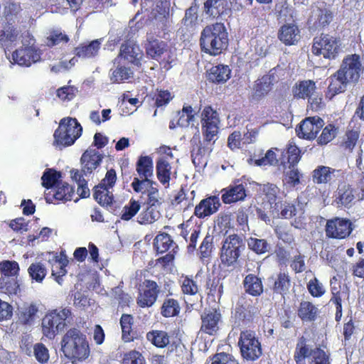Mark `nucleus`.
<instances>
[{
  "label": "nucleus",
  "instance_id": "obj_51",
  "mask_svg": "<svg viewBox=\"0 0 364 364\" xmlns=\"http://www.w3.org/2000/svg\"><path fill=\"white\" fill-rule=\"evenodd\" d=\"M28 272L33 280L36 282L41 283L47 275V268L41 262L32 263L28 269Z\"/></svg>",
  "mask_w": 364,
  "mask_h": 364
},
{
  "label": "nucleus",
  "instance_id": "obj_34",
  "mask_svg": "<svg viewBox=\"0 0 364 364\" xmlns=\"http://www.w3.org/2000/svg\"><path fill=\"white\" fill-rule=\"evenodd\" d=\"M246 293L253 296H260L264 291L261 278L254 274H247L243 280Z\"/></svg>",
  "mask_w": 364,
  "mask_h": 364
},
{
  "label": "nucleus",
  "instance_id": "obj_56",
  "mask_svg": "<svg viewBox=\"0 0 364 364\" xmlns=\"http://www.w3.org/2000/svg\"><path fill=\"white\" fill-rule=\"evenodd\" d=\"M141 208V203L139 201L132 198L128 204L126 205L122 211L121 219L122 220L128 221L134 217Z\"/></svg>",
  "mask_w": 364,
  "mask_h": 364
},
{
  "label": "nucleus",
  "instance_id": "obj_14",
  "mask_svg": "<svg viewBox=\"0 0 364 364\" xmlns=\"http://www.w3.org/2000/svg\"><path fill=\"white\" fill-rule=\"evenodd\" d=\"M160 293L161 287L156 282L144 279L138 288L137 306L142 309L151 307L156 302Z\"/></svg>",
  "mask_w": 364,
  "mask_h": 364
},
{
  "label": "nucleus",
  "instance_id": "obj_1",
  "mask_svg": "<svg viewBox=\"0 0 364 364\" xmlns=\"http://www.w3.org/2000/svg\"><path fill=\"white\" fill-rule=\"evenodd\" d=\"M360 72V56L353 54L346 57L340 69L331 75L326 97L331 100L336 95L343 92L348 82H355L359 80Z\"/></svg>",
  "mask_w": 364,
  "mask_h": 364
},
{
  "label": "nucleus",
  "instance_id": "obj_32",
  "mask_svg": "<svg viewBox=\"0 0 364 364\" xmlns=\"http://www.w3.org/2000/svg\"><path fill=\"white\" fill-rule=\"evenodd\" d=\"M110 188L101 185H96L93 188L94 199L103 208H111L114 202V195Z\"/></svg>",
  "mask_w": 364,
  "mask_h": 364
},
{
  "label": "nucleus",
  "instance_id": "obj_3",
  "mask_svg": "<svg viewBox=\"0 0 364 364\" xmlns=\"http://www.w3.org/2000/svg\"><path fill=\"white\" fill-rule=\"evenodd\" d=\"M61 351L69 359L85 360L90 353V349L86 335L77 328L67 331L62 338Z\"/></svg>",
  "mask_w": 364,
  "mask_h": 364
},
{
  "label": "nucleus",
  "instance_id": "obj_16",
  "mask_svg": "<svg viewBox=\"0 0 364 364\" xmlns=\"http://www.w3.org/2000/svg\"><path fill=\"white\" fill-rule=\"evenodd\" d=\"M219 114L211 106H205L201 112V129L204 139L211 141L217 136L220 124Z\"/></svg>",
  "mask_w": 364,
  "mask_h": 364
},
{
  "label": "nucleus",
  "instance_id": "obj_47",
  "mask_svg": "<svg viewBox=\"0 0 364 364\" xmlns=\"http://www.w3.org/2000/svg\"><path fill=\"white\" fill-rule=\"evenodd\" d=\"M160 217L158 207L146 205V208L140 213L138 222L141 225L151 224Z\"/></svg>",
  "mask_w": 364,
  "mask_h": 364
},
{
  "label": "nucleus",
  "instance_id": "obj_45",
  "mask_svg": "<svg viewBox=\"0 0 364 364\" xmlns=\"http://www.w3.org/2000/svg\"><path fill=\"white\" fill-rule=\"evenodd\" d=\"M62 177L61 173L53 168H47L41 177L42 186L47 191L55 187L60 183L59 180Z\"/></svg>",
  "mask_w": 364,
  "mask_h": 364
},
{
  "label": "nucleus",
  "instance_id": "obj_29",
  "mask_svg": "<svg viewBox=\"0 0 364 364\" xmlns=\"http://www.w3.org/2000/svg\"><path fill=\"white\" fill-rule=\"evenodd\" d=\"M19 31L10 23H6L0 29V46L6 50L18 38ZM6 53V51H5Z\"/></svg>",
  "mask_w": 364,
  "mask_h": 364
},
{
  "label": "nucleus",
  "instance_id": "obj_50",
  "mask_svg": "<svg viewBox=\"0 0 364 364\" xmlns=\"http://www.w3.org/2000/svg\"><path fill=\"white\" fill-rule=\"evenodd\" d=\"M272 89V83L269 81V78L267 77H263L261 79H258L254 85L253 88V97L255 100H260Z\"/></svg>",
  "mask_w": 364,
  "mask_h": 364
},
{
  "label": "nucleus",
  "instance_id": "obj_49",
  "mask_svg": "<svg viewBox=\"0 0 364 364\" xmlns=\"http://www.w3.org/2000/svg\"><path fill=\"white\" fill-rule=\"evenodd\" d=\"M191 197L187 196L186 189L183 187H181L180 190L177 191V193L173 196V198L171 200V203L172 205L176 206L183 202L184 210L188 209V208L193 206L195 191H192L191 192Z\"/></svg>",
  "mask_w": 364,
  "mask_h": 364
},
{
  "label": "nucleus",
  "instance_id": "obj_54",
  "mask_svg": "<svg viewBox=\"0 0 364 364\" xmlns=\"http://www.w3.org/2000/svg\"><path fill=\"white\" fill-rule=\"evenodd\" d=\"M1 291L8 295H16L19 291V284L16 278L2 277L0 279Z\"/></svg>",
  "mask_w": 364,
  "mask_h": 364
},
{
  "label": "nucleus",
  "instance_id": "obj_25",
  "mask_svg": "<svg viewBox=\"0 0 364 364\" xmlns=\"http://www.w3.org/2000/svg\"><path fill=\"white\" fill-rule=\"evenodd\" d=\"M339 170L329 166H318L312 172V180L317 184H328L331 186L337 181V174Z\"/></svg>",
  "mask_w": 364,
  "mask_h": 364
},
{
  "label": "nucleus",
  "instance_id": "obj_22",
  "mask_svg": "<svg viewBox=\"0 0 364 364\" xmlns=\"http://www.w3.org/2000/svg\"><path fill=\"white\" fill-rule=\"evenodd\" d=\"M277 38L286 46H295L301 39V30L294 21L286 23L279 28Z\"/></svg>",
  "mask_w": 364,
  "mask_h": 364
},
{
  "label": "nucleus",
  "instance_id": "obj_63",
  "mask_svg": "<svg viewBox=\"0 0 364 364\" xmlns=\"http://www.w3.org/2000/svg\"><path fill=\"white\" fill-rule=\"evenodd\" d=\"M330 354L320 347H316L309 358V364H330Z\"/></svg>",
  "mask_w": 364,
  "mask_h": 364
},
{
  "label": "nucleus",
  "instance_id": "obj_38",
  "mask_svg": "<svg viewBox=\"0 0 364 364\" xmlns=\"http://www.w3.org/2000/svg\"><path fill=\"white\" fill-rule=\"evenodd\" d=\"M100 48V42L94 40L89 44H81L75 49V55L78 58H87L97 55Z\"/></svg>",
  "mask_w": 364,
  "mask_h": 364
},
{
  "label": "nucleus",
  "instance_id": "obj_7",
  "mask_svg": "<svg viewBox=\"0 0 364 364\" xmlns=\"http://www.w3.org/2000/svg\"><path fill=\"white\" fill-rule=\"evenodd\" d=\"M146 339L158 348H167L166 355H180L183 345L181 338L173 332L163 330H151L146 333Z\"/></svg>",
  "mask_w": 364,
  "mask_h": 364
},
{
  "label": "nucleus",
  "instance_id": "obj_40",
  "mask_svg": "<svg viewBox=\"0 0 364 364\" xmlns=\"http://www.w3.org/2000/svg\"><path fill=\"white\" fill-rule=\"evenodd\" d=\"M156 176L159 182L163 185H169L171 180V166L165 159H159L156 161Z\"/></svg>",
  "mask_w": 364,
  "mask_h": 364
},
{
  "label": "nucleus",
  "instance_id": "obj_57",
  "mask_svg": "<svg viewBox=\"0 0 364 364\" xmlns=\"http://www.w3.org/2000/svg\"><path fill=\"white\" fill-rule=\"evenodd\" d=\"M316 27L324 28L330 24L333 20V13L326 8H318L316 11Z\"/></svg>",
  "mask_w": 364,
  "mask_h": 364
},
{
  "label": "nucleus",
  "instance_id": "obj_9",
  "mask_svg": "<svg viewBox=\"0 0 364 364\" xmlns=\"http://www.w3.org/2000/svg\"><path fill=\"white\" fill-rule=\"evenodd\" d=\"M311 51L314 55H322L325 59L335 60L343 52L341 38L322 33L314 38Z\"/></svg>",
  "mask_w": 364,
  "mask_h": 364
},
{
  "label": "nucleus",
  "instance_id": "obj_6",
  "mask_svg": "<svg viewBox=\"0 0 364 364\" xmlns=\"http://www.w3.org/2000/svg\"><path fill=\"white\" fill-rule=\"evenodd\" d=\"M70 308L53 309L46 313L41 321V331L43 336L53 340L58 333L67 326V321L71 318Z\"/></svg>",
  "mask_w": 364,
  "mask_h": 364
},
{
  "label": "nucleus",
  "instance_id": "obj_8",
  "mask_svg": "<svg viewBox=\"0 0 364 364\" xmlns=\"http://www.w3.org/2000/svg\"><path fill=\"white\" fill-rule=\"evenodd\" d=\"M245 249L243 240L237 234H232L225 238L220 250V265L225 268L235 267Z\"/></svg>",
  "mask_w": 364,
  "mask_h": 364
},
{
  "label": "nucleus",
  "instance_id": "obj_41",
  "mask_svg": "<svg viewBox=\"0 0 364 364\" xmlns=\"http://www.w3.org/2000/svg\"><path fill=\"white\" fill-rule=\"evenodd\" d=\"M225 10V0H206L204 2V12L213 18L221 16Z\"/></svg>",
  "mask_w": 364,
  "mask_h": 364
},
{
  "label": "nucleus",
  "instance_id": "obj_35",
  "mask_svg": "<svg viewBox=\"0 0 364 364\" xmlns=\"http://www.w3.org/2000/svg\"><path fill=\"white\" fill-rule=\"evenodd\" d=\"M318 309L311 302L301 301L297 309V315L303 322H311L316 319Z\"/></svg>",
  "mask_w": 364,
  "mask_h": 364
},
{
  "label": "nucleus",
  "instance_id": "obj_36",
  "mask_svg": "<svg viewBox=\"0 0 364 364\" xmlns=\"http://www.w3.org/2000/svg\"><path fill=\"white\" fill-rule=\"evenodd\" d=\"M308 340L304 336L299 338L294 352V361L305 362L306 358H310L314 348L307 343Z\"/></svg>",
  "mask_w": 364,
  "mask_h": 364
},
{
  "label": "nucleus",
  "instance_id": "obj_33",
  "mask_svg": "<svg viewBox=\"0 0 364 364\" xmlns=\"http://www.w3.org/2000/svg\"><path fill=\"white\" fill-rule=\"evenodd\" d=\"M272 208L273 214L278 218L291 219L296 215V205L287 201L279 200Z\"/></svg>",
  "mask_w": 364,
  "mask_h": 364
},
{
  "label": "nucleus",
  "instance_id": "obj_4",
  "mask_svg": "<svg viewBox=\"0 0 364 364\" xmlns=\"http://www.w3.org/2000/svg\"><path fill=\"white\" fill-rule=\"evenodd\" d=\"M82 127L76 118L66 117L59 122L53 134V145L60 149L70 146L80 137Z\"/></svg>",
  "mask_w": 364,
  "mask_h": 364
},
{
  "label": "nucleus",
  "instance_id": "obj_44",
  "mask_svg": "<svg viewBox=\"0 0 364 364\" xmlns=\"http://www.w3.org/2000/svg\"><path fill=\"white\" fill-rule=\"evenodd\" d=\"M119 55L134 64H138L140 59L139 47L130 43L122 44Z\"/></svg>",
  "mask_w": 364,
  "mask_h": 364
},
{
  "label": "nucleus",
  "instance_id": "obj_30",
  "mask_svg": "<svg viewBox=\"0 0 364 364\" xmlns=\"http://www.w3.org/2000/svg\"><path fill=\"white\" fill-rule=\"evenodd\" d=\"M316 89V86L314 80H301L294 85L292 93L296 99L310 100Z\"/></svg>",
  "mask_w": 364,
  "mask_h": 364
},
{
  "label": "nucleus",
  "instance_id": "obj_15",
  "mask_svg": "<svg viewBox=\"0 0 364 364\" xmlns=\"http://www.w3.org/2000/svg\"><path fill=\"white\" fill-rule=\"evenodd\" d=\"M358 202L354 186L346 181L339 183L333 193V204L340 209H350Z\"/></svg>",
  "mask_w": 364,
  "mask_h": 364
},
{
  "label": "nucleus",
  "instance_id": "obj_48",
  "mask_svg": "<svg viewBox=\"0 0 364 364\" xmlns=\"http://www.w3.org/2000/svg\"><path fill=\"white\" fill-rule=\"evenodd\" d=\"M286 156L287 163L289 164V168L294 167L301 158V151L296 144L289 143L287 149L282 152V157Z\"/></svg>",
  "mask_w": 364,
  "mask_h": 364
},
{
  "label": "nucleus",
  "instance_id": "obj_23",
  "mask_svg": "<svg viewBox=\"0 0 364 364\" xmlns=\"http://www.w3.org/2000/svg\"><path fill=\"white\" fill-rule=\"evenodd\" d=\"M221 203L218 196H208L200 201L195 207L194 215L200 219H203L215 213Z\"/></svg>",
  "mask_w": 364,
  "mask_h": 364
},
{
  "label": "nucleus",
  "instance_id": "obj_60",
  "mask_svg": "<svg viewBox=\"0 0 364 364\" xmlns=\"http://www.w3.org/2000/svg\"><path fill=\"white\" fill-rule=\"evenodd\" d=\"M213 239V236L208 233L203 238L198 248L199 257L201 259L209 258L211 256L214 247Z\"/></svg>",
  "mask_w": 364,
  "mask_h": 364
},
{
  "label": "nucleus",
  "instance_id": "obj_17",
  "mask_svg": "<svg viewBox=\"0 0 364 364\" xmlns=\"http://www.w3.org/2000/svg\"><path fill=\"white\" fill-rule=\"evenodd\" d=\"M324 122L318 116L308 117L304 119L295 129L299 138L306 140L316 139L318 133L323 128Z\"/></svg>",
  "mask_w": 364,
  "mask_h": 364
},
{
  "label": "nucleus",
  "instance_id": "obj_55",
  "mask_svg": "<svg viewBox=\"0 0 364 364\" xmlns=\"http://www.w3.org/2000/svg\"><path fill=\"white\" fill-rule=\"evenodd\" d=\"M177 124L182 127H188L190 122L194 120L195 112L191 105L183 106L182 110L177 113Z\"/></svg>",
  "mask_w": 364,
  "mask_h": 364
},
{
  "label": "nucleus",
  "instance_id": "obj_27",
  "mask_svg": "<svg viewBox=\"0 0 364 364\" xmlns=\"http://www.w3.org/2000/svg\"><path fill=\"white\" fill-rule=\"evenodd\" d=\"M231 77V70L228 65H218L213 66L207 72V79L215 84H224Z\"/></svg>",
  "mask_w": 364,
  "mask_h": 364
},
{
  "label": "nucleus",
  "instance_id": "obj_62",
  "mask_svg": "<svg viewBox=\"0 0 364 364\" xmlns=\"http://www.w3.org/2000/svg\"><path fill=\"white\" fill-rule=\"evenodd\" d=\"M132 74L130 68L125 66H119L112 71L110 80L112 83H120L130 78Z\"/></svg>",
  "mask_w": 364,
  "mask_h": 364
},
{
  "label": "nucleus",
  "instance_id": "obj_20",
  "mask_svg": "<svg viewBox=\"0 0 364 364\" xmlns=\"http://www.w3.org/2000/svg\"><path fill=\"white\" fill-rule=\"evenodd\" d=\"M103 155L96 149H87L81 156V169L82 176H89L100 166Z\"/></svg>",
  "mask_w": 364,
  "mask_h": 364
},
{
  "label": "nucleus",
  "instance_id": "obj_2",
  "mask_svg": "<svg viewBox=\"0 0 364 364\" xmlns=\"http://www.w3.org/2000/svg\"><path fill=\"white\" fill-rule=\"evenodd\" d=\"M202 53L210 56H218L229 46V34L223 23L216 22L203 28L199 38Z\"/></svg>",
  "mask_w": 364,
  "mask_h": 364
},
{
  "label": "nucleus",
  "instance_id": "obj_37",
  "mask_svg": "<svg viewBox=\"0 0 364 364\" xmlns=\"http://www.w3.org/2000/svg\"><path fill=\"white\" fill-rule=\"evenodd\" d=\"M180 311L181 306L178 300L166 296L160 307L161 315L164 318L175 317L178 316Z\"/></svg>",
  "mask_w": 364,
  "mask_h": 364
},
{
  "label": "nucleus",
  "instance_id": "obj_11",
  "mask_svg": "<svg viewBox=\"0 0 364 364\" xmlns=\"http://www.w3.org/2000/svg\"><path fill=\"white\" fill-rule=\"evenodd\" d=\"M242 357L250 361L257 360L262 354L261 343L251 330L242 331L238 341Z\"/></svg>",
  "mask_w": 364,
  "mask_h": 364
},
{
  "label": "nucleus",
  "instance_id": "obj_64",
  "mask_svg": "<svg viewBox=\"0 0 364 364\" xmlns=\"http://www.w3.org/2000/svg\"><path fill=\"white\" fill-rule=\"evenodd\" d=\"M122 364H146L142 353L136 350H132L124 353Z\"/></svg>",
  "mask_w": 364,
  "mask_h": 364
},
{
  "label": "nucleus",
  "instance_id": "obj_26",
  "mask_svg": "<svg viewBox=\"0 0 364 364\" xmlns=\"http://www.w3.org/2000/svg\"><path fill=\"white\" fill-rule=\"evenodd\" d=\"M122 328V339L125 343H130L141 338V334L134 328V317L131 314H123L119 320Z\"/></svg>",
  "mask_w": 364,
  "mask_h": 364
},
{
  "label": "nucleus",
  "instance_id": "obj_5",
  "mask_svg": "<svg viewBox=\"0 0 364 364\" xmlns=\"http://www.w3.org/2000/svg\"><path fill=\"white\" fill-rule=\"evenodd\" d=\"M22 38V46L7 55V58L12 64L28 68L40 61L41 51L35 45V39L28 32L23 34Z\"/></svg>",
  "mask_w": 364,
  "mask_h": 364
},
{
  "label": "nucleus",
  "instance_id": "obj_28",
  "mask_svg": "<svg viewBox=\"0 0 364 364\" xmlns=\"http://www.w3.org/2000/svg\"><path fill=\"white\" fill-rule=\"evenodd\" d=\"M273 280L272 289L274 293L282 296L289 293L291 287V277L287 271H280Z\"/></svg>",
  "mask_w": 364,
  "mask_h": 364
},
{
  "label": "nucleus",
  "instance_id": "obj_42",
  "mask_svg": "<svg viewBox=\"0 0 364 364\" xmlns=\"http://www.w3.org/2000/svg\"><path fill=\"white\" fill-rule=\"evenodd\" d=\"M147 97L154 102L153 106L156 108L166 106L173 99V95L168 90L158 88Z\"/></svg>",
  "mask_w": 364,
  "mask_h": 364
},
{
  "label": "nucleus",
  "instance_id": "obj_18",
  "mask_svg": "<svg viewBox=\"0 0 364 364\" xmlns=\"http://www.w3.org/2000/svg\"><path fill=\"white\" fill-rule=\"evenodd\" d=\"M200 331L209 336H213L219 330V323L222 320L220 309L218 308L205 309L200 315Z\"/></svg>",
  "mask_w": 364,
  "mask_h": 364
},
{
  "label": "nucleus",
  "instance_id": "obj_52",
  "mask_svg": "<svg viewBox=\"0 0 364 364\" xmlns=\"http://www.w3.org/2000/svg\"><path fill=\"white\" fill-rule=\"evenodd\" d=\"M337 133L338 128L333 124H328L322 129L316 142L320 146L326 145L336 136Z\"/></svg>",
  "mask_w": 364,
  "mask_h": 364
},
{
  "label": "nucleus",
  "instance_id": "obj_19",
  "mask_svg": "<svg viewBox=\"0 0 364 364\" xmlns=\"http://www.w3.org/2000/svg\"><path fill=\"white\" fill-rule=\"evenodd\" d=\"M256 308L245 299L238 301L232 311L231 318L237 326L247 325L253 321Z\"/></svg>",
  "mask_w": 364,
  "mask_h": 364
},
{
  "label": "nucleus",
  "instance_id": "obj_31",
  "mask_svg": "<svg viewBox=\"0 0 364 364\" xmlns=\"http://www.w3.org/2000/svg\"><path fill=\"white\" fill-rule=\"evenodd\" d=\"M154 248L157 254H163L174 249L178 250L177 244L173 240L171 235L166 232L159 233L154 240Z\"/></svg>",
  "mask_w": 364,
  "mask_h": 364
},
{
  "label": "nucleus",
  "instance_id": "obj_43",
  "mask_svg": "<svg viewBox=\"0 0 364 364\" xmlns=\"http://www.w3.org/2000/svg\"><path fill=\"white\" fill-rule=\"evenodd\" d=\"M79 169L73 168L70 171L72 179L77 184V193L81 198H87L90 195V191L87 186V181L85 176L80 175Z\"/></svg>",
  "mask_w": 364,
  "mask_h": 364
},
{
  "label": "nucleus",
  "instance_id": "obj_21",
  "mask_svg": "<svg viewBox=\"0 0 364 364\" xmlns=\"http://www.w3.org/2000/svg\"><path fill=\"white\" fill-rule=\"evenodd\" d=\"M74 189L67 183H60L53 188L45 192V199L48 203H59L71 200Z\"/></svg>",
  "mask_w": 364,
  "mask_h": 364
},
{
  "label": "nucleus",
  "instance_id": "obj_58",
  "mask_svg": "<svg viewBox=\"0 0 364 364\" xmlns=\"http://www.w3.org/2000/svg\"><path fill=\"white\" fill-rule=\"evenodd\" d=\"M154 186H156V183L151 184V186L150 184H146V186H144V188H147V198L144 203V205L155 206L159 208L161 204L159 198V191L158 188Z\"/></svg>",
  "mask_w": 364,
  "mask_h": 364
},
{
  "label": "nucleus",
  "instance_id": "obj_12",
  "mask_svg": "<svg viewBox=\"0 0 364 364\" xmlns=\"http://www.w3.org/2000/svg\"><path fill=\"white\" fill-rule=\"evenodd\" d=\"M144 48L146 55L150 58L164 64V67L171 65L173 61V55L166 42L154 36H150L146 39Z\"/></svg>",
  "mask_w": 364,
  "mask_h": 364
},
{
  "label": "nucleus",
  "instance_id": "obj_53",
  "mask_svg": "<svg viewBox=\"0 0 364 364\" xmlns=\"http://www.w3.org/2000/svg\"><path fill=\"white\" fill-rule=\"evenodd\" d=\"M68 264V260L65 256L64 258L56 257L55 262L52 267V276L55 277V281L60 284L62 277L67 274L66 267Z\"/></svg>",
  "mask_w": 364,
  "mask_h": 364
},
{
  "label": "nucleus",
  "instance_id": "obj_59",
  "mask_svg": "<svg viewBox=\"0 0 364 364\" xmlns=\"http://www.w3.org/2000/svg\"><path fill=\"white\" fill-rule=\"evenodd\" d=\"M181 289L182 293L186 295L193 296L198 292V285L192 276L182 277Z\"/></svg>",
  "mask_w": 364,
  "mask_h": 364
},
{
  "label": "nucleus",
  "instance_id": "obj_10",
  "mask_svg": "<svg viewBox=\"0 0 364 364\" xmlns=\"http://www.w3.org/2000/svg\"><path fill=\"white\" fill-rule=\"evenodd\" d=\"M137 176L133 178L131 186L135 193H142L146 184H156L154 177V163L150 156H140L135 165Z\"/></svg>",
  "mask_w": 364,
  "mask_h": 364
},
{
  "label": "nucleus",
  "instance_id": "obj_61",
  "mask_svg": "<svg viewBox=\"0 0 364 364\" xmlns=\"http://www.w3.org/2000/svg\"><path fill=\"white\" fill-rule=\"evenodd\" d=\"M19 265L16 261L4 260L0 262V272L4 277H12L18 274Z\"/></svg>",
  "mask_w": 364,
  "mask_h": 364
},
{
  "label": "nucleus",
  "instance_id": "obj_24",
  "mask_svg": "<svg viewBox=\"0 0 364 364\" xmlns=\"http://www.w3.org/2000/svg\"><path fill=\"white\" fill-rule=\"evenodd\" d=\"M237 181L232 185L221 190V199L225 204H231L244 200L247 196V190L242 183Z\"/></svg>",
  "mask_w": 364,
  "mask_h": 364
},
{
  "label": "nucleus",
  "instance_id": "obj_39",
  "mask_svg": "<svg viewBox=\"0 0 364 364\" xmlns=\"http://www.w3.org/2000/svg\"><path fill=\"white\" fill-rule=\"evenodd\" d=\"M38 309L34 304H26L18 309V320L23 325H31L35 320Z\"/></svg>",
  "mask_w": 364,
  "mask_h": 364
},
{
  "label": "nucleus",
  "instance_id": "obj_46",
  "mask_svg": "<svg viewBox=\"0 0 364 364\" xmlns=\"http://www.w3.org/2000/svg\"><path fill=\"white\" fill-rule=\"evenodd\" d=\"M208 296L217 298L220 301L223 294V284L219 277H209L206 282Z\"/></svg>",
  "mask_w": 364,
  "mask_h": 364
},
{
  "label": "nucleus",
  "instance_id": "obj_13",
  "mask_svg": "<svg viewBox=\"0 0 364 364\" xmlns=\"http://www.w3.org/2000/svg\"><path fill=\"white\" fill-rule=\"evenodd\" d=\"M354 229L352 221L346 218L334 217L326 220L325 233L328 238L344 240Z\"/></svg>",
  "mask_w": 364,
  "mask_h": 364
}]
</instances>
